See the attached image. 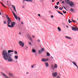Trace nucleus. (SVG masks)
I'll return each mask as SVG.
<instances>
[{
    "label": "nucleus",
    "mask_w": 78,
    "mask_h": 78,
    "mask_svg": "<svg viewBox=\"0 0 78 78\" xmlns=\"http://www.w3.org/2000/svg\"><path fill=\"white\" fill-rule=\"evenodd\" d=\"M2 57L3 58L5 61L8 62H12V58L11 57L12 55L10 54H8V52L6 50H4L2 52Z\"/></svg>",
    "instance_id": "obj_1"
},
{
    "label": "nucleus",
    "mask_w": 78,
    "mask_h": 78,
    "mask_svg": "<svg viewBox=\"0 0 78 78\" xmlns=\"http://www.w3.org/2000/svg\"><path fill=\"white\" fill-rule=\"evenodd\" d=\"M6 17L8 20L7 21V23L8 24V25H10V24L11 23L12 21H11V19H10V18H9V16H8V15H6Z\"/></svg>",
    "instance_id": "obj_2"
},
{
    "label": "nucleus",
    "mask_w": 78,
    "mask_h": 78,
    "mask_svg": "<svg viewBox=\"0 0 78 78\" xmlns=\"http://www.w3.org/2000/svg\"><path fill=\"white\" fill-rule=\"evenodd\" d=\"M16 22H12L11 23V25H10L9 24H7V26L10 28H14V25H16Z\"/></svg>",
    "instance_id": "obj_3"
},
{
    "label": "nucleus",
    "mask_w": 78,
    "mask_h": 78,
    "mask_svg": "<svg viewBox=\"0 0 78 78\" xmlns=\"http://www.w3.org/2000/svg\"><path fill=\"white\" fill-rule=\"evenodd\" d=\"M18 43L19 44L21 47H24V45H25V44H24V43L23 42L21 41H19L18 42Z\"/></svg>",
    "instance_id": "obj_4"
},
{
    "label": "nucleus",
    "mask_w": 78,
    "mask_h": 78,
    "mask_svg": "<svg viewBox=\"0 0 78 78\" xmlns=\"http://www.w3.org/2000/svg\"><path fill=\"white\" fill-rule=\"evenodd\" d=\"M49 61V59L48 58H43L41 59V61L42 62H47V61Z\"/></svg>",
    "instance_id": "obj_5"
},
{
    "label": "nucleus",
    "mask_w": 78,
    "mask_h": 78,
    "mask_svg": "<svg viewBox=\"0 0 78 78\" xmlns=\"http://www.w3.org/2000/svg\"><path fill=\"white\" fill-rule=\"evenodd\" d=\"M69 4L70 7H73V6H74V4L72 2H70Z\"/></svg>",
    "instance_id": "obj_6"
},
{
    "label": "nucleus",
    "mask_w": 78,
    "mask_h": 78,
    "mask_svg": "<svg viewBox=\"0 0 78 78\" xmlns=\"http://www.w3.org/2000/svg\"><path fill=\"white\" fill-rule=\"evenodd\" d=\"M57 75L58 73L56 72L53 73L52 74V75L53 76V77H56V76H57Z\"/></svg>",
    "instance_id": "obj_7"
},
{
    "label": "nucleus",
    "mask_w": 78,
    "mask_h": 78,
    "mask_svg": "<svg viewBox=\"0 0 78 78\" xmlns=\"http://www.w3.org/2000/svg\"><path fill=\"white\" fill-rule=\"evenodd\" d=\"M71 29L72 30H73V31H76L77 30H78V28L77 27H76V28H75L74 27H71Z\"/></svg>",
    "instance_id": "obj_8"
},
{
    "label": "nucleus",
    "mask_w": 78,
    "mask_h": 78,
    "mask_svg": "<svg viewBox=\"0 0 78 78\" xmlns=\"http://www.w3.org/2000/svg\"><path fill=\"white\" fill-rule=\"evenodd\" d=\"M44 51V49L42 48L41 50L38 51L39 53H42Z\"/></svg>",
    "instance_id": "obj_9"
},
{
    "label": "nucleus",
    "mask_w": 78,
    "mask_h": 78,
    "mask_svg": "<svg viewBox=\"0 0 78 78\" xmlns=\"http://www.w3.org/2000/svg\"><path fill=\"white\" fill-rule=\"evenodd\" d=\"M27 37L28 38L30 39V41L31 42H33V39H32V38L30 36L29 34H28L27 35Z\"/></svg>",
    "instance_id": "obj_10"
},
{
    "label": "nucleus",
    "mask_w": 78,
    "mask_h": 78,
    "mask_svg": "<svg viewBox=\"0 0 78 78\" xmlns=\"http://www.w3.org/2000/svg\"><path fill=\"white\" fill-rule=\"evenodd\" d=\"M12 13L14 15L15 18L16 19V20H18V18H17V15H16V14H15V13H14V12H13L12 11Z\"/></svg>",
    "instance_id": "obj_11"
},
{
    "label": "nucleus",
    "mask_w": 78,
    "mask_h": 78,
    "mask_svg": "<svg viewBox=\"0 0 78 78\" xmlns=\"http://www.w3.org/2000/svg\"><path fill=\"white\" fill-rule=\"evenodd\" d=\"M11 6H12V7L13 8V9L16 12H17V11H16V6L15 5H11Z\"/></svg>",
    "instance_id": "obj_12"
},
{
    "label": "nucleus",
    "mask_w": 78,
    "mask_h": 78,
    "mask_svg": "<svg viewBox=\"0 0 78 78\" xmlns=\"http://www.w3.org/2000/svg\"><path fill=\"white\" fill-rule=\"evenodd\" d=\"M14 52V51L12 50H9L8 51L7 53L8 54H10V53H12Z\"/></svg>",
    "instance_id": "obj_13"
},
{
    "label": "nucleus",
    "mask_w": 78,
    "mask_h": 78,
    "mask_svg": "<svg viewBox=\"0 0 78 78\" xmlns=\"http://www.w3.org/2000/svg\"><path fill=\"white\" fill-rule=\"evenodd\" d=\"M44 65L46 67H48L49 66V65L48 64V62H45Z\"/></svg>",
    "instance_id": "obj_14"
},
{
    "label": "nucleus",
    "mask_w": 78,
    "mask_h": 78,
    "mask_svg": "<svg viewBox=\"0 0 78 78\" xmlns=\"http://www.w3.org/2000/svg\"><path fill=\"white\" fill-rule=\"evenodd\" d=\"M65 2L66 4H69L70 2V0H65Z\"/></svg>",
    "instance_id": "obj_15"
},
{
    "label": "nucleus",
    "mask_w": 78,
    "mask_h": 78,
    "mask_svg": "<svg viewBox=\"0 0 78 78\" xmlns=\"http://www.w3.org/2000/svg\"><path fill=\"white\" fill-rule=\"evenodd\" d=\"M73 63L74 66H76V67H78V66H77V65H76V62H73Z\"/></svg>",
    "instance_id": "obj_16"
},
{
    "label": "nucleus",
    "mask_w": 78,
    "mask_h": 78,
    "mask_svg": "<svg viewBox=\"0 0 78 78\" xmlns=\"http://www.w3.org/2000/svg\"><path fill=\"white\" fill-rule=\"evenodd\" d=\"M65 37L66 38V39H71L72 40V38L70 37H68L67 36H66Z\"/></svg>",
    "instance_id": "obj_17"
},
{
    "label": "nucleus",
    "mask_w": 78,
    "mask_h": 78,
    "mask_svg": "<svg viewBox=\"0 0 78 78\" xmlns=\"http://www.w3.org/2000/svg\"><path fill=\"white\" fill-rule=\"evenodd\" d=\"M23 1H26L28 2H33V0H23Z\"/></svg>",
    "instance_id": "obj_18"
},
{
    "label": "nucleus",
    "mask_w": 78,
    "mask_h": 78,
    "mask_svg": "<svg viewBox=\"0 0 78 78\" xmlns=\"http://www.w3.org/2000/svg\"><path fill=\"white\" fill-rule=\"evenodd\" d=\"M32 51L34 53H35L36 52V51L35 49H33L32 50Z\"/></svg>",
    "instance_id": "obj_19"
},
{
    "label": "nucleus",
    "mask_w": 78,
    "mask_h": 78,
    "mask_svg": "<svg viewBox=\"0 0 78 78\" xmlns=\"http://www.w3.org/2000/svg\"><path fill=\"white\" fill-rule=\"evenodd\" d=\"M54 68L57 69L58 68V65L56 64H55L54 66Z\"/></svg>",
    "instance_id": "obj_20"
},
{
    "label": "nucleus",
    "mask_w": 78,
    "mask_h": 78,
    "mask_svg": "<svg viewBox=\"0 0 78 78\" xmlns=\"http://www.w3.org/2000/svg\"><path fill=\"white\" fill-rule=\"evenodd\" d=\"M51 68L52 69V70H54V66H53V65L51 64Z\"/></svg>",
    "instance_id": "obj_21"
},
{
    "label": "nucleus",
    "mask_w": 78,
    "mask_h": 78,
    "mask_svg": "<svg viewBox=\"0 0 78 78\" xmlns=\"http://www.w3.org/2000/svg\"><path fill=\"white\" fill-rule=\"evenodd\" d=\"M14 58L16 60L18 59V56L17 55H15L14 56Z\"/></svg>",
    "instance_id": "obj_22"
},
{
    "label": "nucleus",
    "mask_w": 78,
    "mask_h": 78,
    "mask_svg": "<svg viewBox=\"0 0 78 78\" xmlns=\"http://www.w3.org/2000/svg\"><path fill=\"white\" fill-rule=\"evenodd\" d=\"M9 76H13V75L11 73H9Z\"/></svg>",
    "instance_id": "obj_23"
},
{
    "label": "nucleus",
    "mask_w": 78,
    "mask_h": 78,
    "mask_svg": "<svg viewBox=\"0 0 78 78\" xmlns=\"http://www.w3.org/2000/svg\"><path fill=\"white\" fill-rule=\"evenodd\" d=\"M47 56H50V53L48 52H47Z\"/></svg>",
    "instance_id": "obj_24"
},
{
    "label": "nucleus",
    "mask_w": 78,
    "mask_h": 78,
    "mask_svg": "<svg viewBox=\"0 0 78 78\" xmlns=\"http://www.w3.org/2000/svg\"><path fill=\"white\" fill-rule=\"evenodd\" d=\"M58 29L59 31H61V28H60V27H58Z\"/></svg>",
    "instance_id": "obj_25"
},
{
    "label": "nucleus",
    "mask_w": 78,
    "mask_h": 78,
    "mask_svg": "<svg viewBox=\"0 0 78 78\" xmlns=\"http://www.w3.org/2000/svg\"><path fill=\"white\" fill-rule=\"evenodd\" d=\"M57 12H58V13H59V14H61L62 15V16H63V14H62V13H61V12H59L58 10H57Z\"/></svg>",
    "instance_id": "obj_26"
},
{
    "label": "nucleus",
    "mask_w": 78,
    "mask_h": 78,
    "mask_svg": "<svg viewBox=\"0 0 78 78\" xmlns=\"http://www.w3.org/2000/svg\"><path fill=\"white\" fill-rule=\"evenodd\" d=\"M74 11H75V10H74L73 9H71V12H73Z\"/></svg>",
    "instance_id": "obj_27"
},
{
    "label": "nucleus",
    "mask_w": 78,
    "mask_h": 78,
    "mask_svg": "<svg viewBox=\"0 0 78 78\" xmlns=\"http://www.w3.org/2000/svg\"><path fill=\"white\" fill-rule=\"evenodd\" d=\"M0 3H1V4H2V5H3L4 7L6 8V6H5V5H4V4H3V3H2V2H1Z\"/></svg>",
    "instance_id": "obj_28"
},
{
    "label": "nucleus",
    "mask_w": 78,
    "mask_h": 78,
    "mask_svg": "<svg viewBox=\"0 0 78 78\" xmlns=\"http://www.w3.org/2000/svg\"><path fill=\"white\" fill-rule=\"evenodd\" d=\"M14 53L15 55H17V52L16 51H14Z\"/></svg>",
    "instance_id": "obj_29"
},
{
    "label": "nucleus",
    "mask_w": 78,
    "mask_h": 78,
    "mask_svg": "<svg viewBox=\"0 0 78 78\" xmlns=\"http://www.w3.org/2000/svg\"><path fill=\"white\" fill-rule=\"evenodd\" d=\"M28 44L30 45H32V44H31V42H29L28 43Z\"/></svg>",
    "instance_id": "obj_30"
},
{
    "label": "nucleus",
    "mask_w": 78,
    "mask_h": 78,
    "mask_svg": "<svg viewBox=\"0 0 78 78\" xmlns=\"http://www.w3.org/2000/svg\"><path fill=\"white\" fill-rule=\"evenodd\" d=\"M28 48V47H27V46H26L25 47V49L26 50H27V48Z\"/></svg>",
    "instance_id": "obj_31"
},
{
    "label": "nucleus",
    "mask_w": 78,
    "mask_h": 78,
    "mask_svg": "<svg viewBox=\"0 0 78 78\" xmlns=\"http://www.w3.org/2000/svg\"><path fill=\"white\" fill-rule=\"evenodd\" d=\"M39 1H41V2H42V3H43L44 2V0H39Z\"/></svg>",
    "instance_id": "obj_32"
},
{
    "label": "nucleus",
    "mask_w": 78,
    "mask_h": 78,
    "mask_svg": "<svg viewBox=\"0 0 78 78\" xmlns=\"http://www.w3.org/2000/svg\"><path fill=\"white\" fill-rule=\"evenodd\" d=\"M32 37L33 38H34V37H35V36L33 35H32Z\"/></svg>",
    "instance_id": "obj_33"
},
{
    "label": "nucleus",
    "mask_w": 78,
    "mask_h": 78,
    "mask_svg": "<svg viewBox=\"0 0 78 78\" xmlns=\"http://www.w3.org/2000/svg\"><path fill=\"white\" fill-rule=\"evenodd\" d=\"M72 22H74V23H75V22L76 23V21H75V20H73Z\"/></svg>",
    "instance_id": "obj_34"
},
{
    "label": "nucleus",
    "mask_w": 78,
    "mask_h": 78,
    "mask_svg": "<svg viewBox=\"0 0 78 78\" xmlns=\"http://www.w3.org/2000/svg\"><path fill=\"white\" fill-rule=\"evenodd\" d=\"M18 19L20 21V17H18Z\"/></svg>",
    "instance_id": "obj_35"
},
{
    "label": "nucleus",
    "mask_w": 78,
    "mask_h": 78,
    "mask_svg": "<svg viewBox=\"0 0 78 78\" xmlns=\"http://www.w3.org/2000/svg\"><path fill=\"white\" fill-rule=\"evenodd\" d=\"M62 24L63 25H66V24H65V23H62Z\"/></svg>",
    "instance_id": "obj_36"
},
{
    "label": "nucleus",
    "mask_w": 78,
    "mask_h": 78,
    "mask_svg": "<svg viewBox=\"0 0 78 78\" xmlns=\"http://www.w3.org/2000/svg\"><path fill=\"white\" fill-rule=\"evenodd\" d=\"M4 24H6V23L5 21H4Z\"/></svg>",
    "instance_id": "obj_37"
},
{
    "label": "nucleus",
    "mask_w": 78,
    "mask_h": 78,
    "mask_svg": "<svg viewBox=\"0 0 78 78\" xmlns=\"http://www.w3.org/2000/svg\"><path fill=\"white\" fill-rule=\"evenodd\" d=\"M31 68H34V66H33V65L31 66Z\"/></svg>",
    "instance_id": "obj_38"
},
{
    "label": "nucleus",
    "mask_w": 78,
    "mask_h": 78,
    "mask_svg": "<svg viewBox=\"0 0 78 78\" xmlns=\"http://www.w3.org/2000/svg\"><path fill=\"white\" fill-rule=\"evenodd\" d=\"M37 41H38V42H40V40H39V39H38L37 40Z\"/></svg>",
    "instance_id": "obj_39"
},
{
    "label": "nucleus",
    "mask_w": 78,
    "mask_h": 78,
    "mask_svg": "<svg viewBox=\"0 0 78 78\" xmlns=\"http://www.w3.org/2000/svg\"><path fill=\"white\" fill-rule=\"evenodd\" d=\"M59 2H58V3H57V5H59Z\"/></svg>",
    "instance_id": "obj_40"
},
{
    "label": "nucleus",
    "mask_w": 78,
    "mask_h": 78,
    "mask_svg": "<svg viewBox=\"0 0 78 78\" xmlns=\"http://www.w3.org/2000/svg\"><path fill=\"white\" fill-rule=\"evenodd\" d=\"M63 7L64 8V9H66V10H67V9H66V8L64 7V6H63Z\"/></svg>",
    "instance_id": "obj_41"
},
{
    "label": "nucleus",
    "mask_w": 78,
    "mask_h": 78,
    "mask_svg": "<svg viewBox=\"0 0 78 78\" xmlns=\"http://www.w3.org/2000/svg\"><path fill=\"white\" fill-rule=\"evenodd\" d=\"M55 9H57V5L55 6Z\"/></svg>",
    "instance_id": "obj_42"
},
{
    "label": "nucleus",
    "mask_w": 78,
    "mask_h": 78,
    "mask_svg": "<svg viewBox=\"0 0 78 78\" xmlns=\"http://www.w3.org/2000/svg\"><path fill=\"white\" fill-rule=\"evenodd\" d=\"M38 16H39V17H41V15L40 14H38Z\"/></svg>",
    "instance_id": "obj_43"
},
{
    "label": "nucleus",
    "mask_w": 78,
    "mask_h": 78,
    "mask_svg": "<svg viewBox=\"0 0 78 78\" xmlns=\"http://www.w3.org/2000/svg\"><path fill=\"white\" fill-rule=\"evenodd\" d=\"M51 18H53V16L52 15L51 16Z\"/></svg>",
    "instance_id": "obj_44"
},
{
    "label": "nucleus",
    "mask_w": 78,
    "mask_h": 78,
    "mask_svg": "<svg viewBox=\"0 0 78 78\" xmlns=\"http://www.w3.org/2000/svg\"><path fill=\"white\" fill-rule=\"evenodd\" d=\"M66 11H65V12H63V13H64V14H66Z\"/></svg>",
    "instance_id": "obj_45"
},
{
    "label": "nucleus",
    "mask_w": 78,
    "mask_h": 78,
    "mask_svg": "<svg viewBox=\"0 0 78 78\" xmlns=\"http://www.w3.org/2000/svg\"><path fill=\"white\" fill-rule=\"evenodd\" d=\"M69 23H71L72 22V21H69Z\"/></svg>",
    "instance_id": "obj_46"
},
{
    "label": "nucleus",
    "mask_w": 78,
    "mask_h": 78,
    "mask_svg": "<svg viewBox=\"0 0 78 78\" xmlns=\"http://www.w3.org/2000/svg\"><path fill=\"white\" fill-rule=\"evenodd\" d=\"M70 62H72V63H73V62L71 60H70Z\"/></svg>",
    "instance_id": "obj_47"
},
{
    "label": "nucleus",
    "mask_w": 78,
    "mask_h": 78,
    "mask_svg": "<svg viewBox=\"0 0 78 78\" xmlns=\"http://www.w3.org/2000/svg\"><path fill=\"white\" fill-rule=\"evenodd\" d=\"M19 34L20 35H21V33L20 32L19 33Z\"/></svg>",
    "instance_id": "obj_48"
},
{
    "label": "nucleus",
    "mask_w": 78,
    "mask_h": 78,
    "mask_svg": "<svg viewBox=\"0 0 78 78\" xmlns=\"http://www.w3.org/2000/svg\"><path fill=\"white\" fill-rule=\"evenodd\" d=\"M21 24H23V22H21Z\"/></svg>",
    "instance_id": "obj_49"
},
{
    "label": "nucleus",
    "mask_w": 78,
    "mask_h": 78,
    "mask_svg": "<svg viewBox=\"0 0 78 78\" xmlns=\"http://www.w3.org/2000/svg\"><path fill=\"white\" fill-rule=\"evenodd\" d=\"M62 3H64V1H63V2H62Z\"/></svg>",
    "instance_id": "obj_50"
},
{
    "label": "nucleus",
    "mask_w": 78,
    "mask_h": 78,
    "mask_svg": "<svg viewBox=\"0 0 78 78\" xmlns=\"http://www.w3.org/2000/svg\"><path fill=\"white\" fill-rule=\"evenodd\" d=\"M51 58L52 59H53V57H52V56H51Z\"/></svg>",
    "instance_id": "obj_51"
},
{
    "label": "nucleus",
    "mask_w": 78,
    "mask_h": 78,
    "mask_svg": "<svg viewBox=\"0 0 78 78\" xmlns=\"http://www.w3.org/2000/svg\"><path fill=\"white\" fill-rule=\"evenodd\" d=\"M61 7H60V8H59V9H60V10L61 9Z\"/></svg>",
    "instance_id": "obj_52"
},
{
    "label": "nucleus",
    "mask_w": 78,
    "mask_h": 78,
    "mask_svg": "<svg viewBox=\"0 0 78 78\" xmlns=\"http://www.w3.org/2000/svg\"><path fill=\"white\" fill-rule=\"evenodd\" d=\"M70 19H69V20H68L69 22V21H70Z\"/></svg>",
    "instance_id": "obj_53"
},
{
    "label": "nucleus",
    "mask_w": 78,
    "mask_h": 78,
    "mask_svg": "<svg viewBox=\"0 0 78 78\" xmlns=\"http://www.w3.org/2000/svg\"><path fill=\"white\" fill-rule=\"evenodd\" d=\"M66 27H67V28H69V27H68L67 26H66Z\"/></svg>",
    "instance_id": "obj_54"
},
{
    "label": "nucleus",
    "mask_w": 78,
    "mask_h": 78,
    "mask_svg": "<svg viewBox=\"0 0 78 78\" xmlns=\"http://www.w3.org/2000/svg\"><path fill=\"white\" fill-rule=\"evenodd\" d=\"M28 73H26V74H28Z\"/></svg>",
    "instance_id": "obj_55"
},
{
    "label": "nucleus",
    "mask_w": 78,
    "mask_h": 78,
    "mask_svg": "<svg viewBox=\"0 0 78 78\" xmlns=\"http://www.w3.org/2000/svg\"><path fill=\"white\" fill-rule=\"evenodd\" d=\"M15 62H17V61H15Z\"/></svg>",
    "instance_id": "obj_56"
},
{
    "label": "nucleus",
    "mask_w": 78,
    "mask_h": 78,
    "mask_svg": "<svg viewBox=\"0 0 78 78\" xmlns=\"http://www.w3.org/2000/svg\"><path fill=\"white\" fill-rule=\"evenodd\" d=\"M72 21H73V19H72Z\"/></svg>",
    "instance_id": "obj_57"
},
{
    "label": "nucleus",
    "mask_w": 78,
    "mask_h": 78,
    "mask_svg": "<svg viewBox=\"0 0 78 78\" xmlns=\"http://www.w3.org/2000/svg\"><path fill=\"white\" fill-rule=\"evenodd\" d=\"M59 8V7H58V6H57V8Z\"/></svg>",
    "instance_id": "obj_58"
},
{
    "label": "nucleus",
    "mask_w": 78,
    "mask_h": 78,
    "mask_svg": "<svg viewBox=\"0 0 78 78\" xmlns=\"http://www.w3.org/2000/svg\"><path fill=\"white\" fill-rule=\"evenodd\" d=\"M62 9H60V10H62Z\"/></svg>",
    "instance_id": "obj_59"
},
{
    "label": "nucleus",
    "mask_w": 78,
    "mask_h": 78,
    "mask_svg": "<svg viewBox=\"0 0 78 78\" xmlns=\"http://www.w3.org/2000/svg\"><path fill=\"white\" fill-rule=\"evenodd\" d=\"M63 12L64 13V11L63 10Z\"/></svg>",
    "instance_id": "obj_60"
},
{
    "label": "nucleus",
    "mask_w": 78,
    "mask_h": 78,
    "mask_svg": "<svg viewBox=\"0 0 78 78\" xmlns=\"http://www.w3.org/2000/svg\"><path fill=\"white\" fill-rule=\"evenodd\" d=\"M35 55H37V53H36V54H35Z\"/></svg>",
    "instance_id": "obj_61"
},
{
    "label": "nucleus",
    "mask_w": 78,
    "mask_h": 78,
    "mask_svg": "<svg viewBox=\"0 0 78 78\" xmlns=\"http://www.w3.org/2000/svg\"><path fill=\"white\" fill-rule=\"evenodd\" d=\"M1 12H0V15H1Z\"/></svg>",
    "instance_id": "obj_62"
},
{
    "label": "nucleus",
    "mask_w": 78,
    "mask_h": 78,
    "mask_svg": "<svg viewBox=\"0 0 78 78\" xmlns=\"http://www.w3.org/2000/svg\"><path fill=\"white\" fill-rule=\"evenodd\" d=\"M7 3H8V1H7Z\"/></svg>",
    "instance_id": "obj_63"
},
{
    "label": "nucleus",
    "mask_w": 78,
    "mask_h": 78,
    "mask_svg": "<svg viewBox=\"0 0 78 78\" xmlns=\"http://www.w3.org/2000/svg\"><path fill=\"white\" fill-rule=\"evenodd\" d=\"M62 9H63V7H62Z\"/></svg>",
    "instance_id": "obj_64"
}]
</instances>
